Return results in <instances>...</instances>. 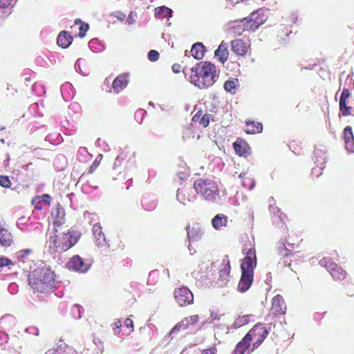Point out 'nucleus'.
Returning <instances> with one entry per match:
<instances>
[{"instance_id":"f257e3e1","label":"nucleus","mask_w":354,"mask_h":354,"mask_svg":"<svg viewBox=\"0 0 354 354\" xmlns=\"http://www.w3.org/2000/svg\"><path fill=\"white\" fill-rule=\"evenodd\" d=\"M28 285L34 292L48 294L55 288V274L47 267L37 268L28 276Z\"/></svg>"},{"instance_id":"f03ea898","label":"nucleus","mask_w":354,"mask_h":354,"mask_svg":"<svg viewBox=\"0 0 354 354\" xmlns=\"http://www.w3.org/2000/svg\"><path fill=\"white\" fill-rule=\"evenodd\" d=\"M216 66L210 62H200L191 68L190 82L201 89L212 86L216 81Z\"/></svg>"},{"instance_id":"7ed1b4c3","label":"nucleus","mask_w":354,"mask_h":354,"mask_svg":"<svg viewBox=\"0 0 354 354\" xmlns=\"http://www.w3.org/2000/svg\"><path fill=\"white\" fill-rule=\"evenodd\" d=\"M243 253L245 257L241 264V276L238 285V290L241 292H246L251 286L254 279V269L257 266V260L254 246L250 248L244 245Z\"/></svg>"},{"instance_id":"20e7f679","label":"nucleus","mask_w":354,"mask_h":354,"mask_svg":"<svg viewBox=\"0 0 354 354\" xmlns=\"http://www.w3.org/2000/svg\"><path fill=\"white\" fill-rule=\"evenodd\" d=\"M80 238V233L75 230H53L48 239L49 248L55 252L62 253L74 246Z\"/></svg>"},{"instance_id":"39448f33","label":"nucleus","mask_w":354,"mask_h":354,"mask_svg":"<svg viewBox=\"0 0 354 354\" xmlns=\"http://www.w3.org/2000/svg\"><path fill=\"white\" fill-rule=\"evenodd\" d=\"M193 187L201 198L210 203H216L221 198L218 181L211 178H198L194 181Z\"/></svg>"},{"instance_id":"423d86ee","label":"nucleus","mask_w":354,"mask_h":354,"mask_svg":"<svg viewBox=\"0 0 354 354\" xmlns=\"http://www.w3.org/2000/svg\"><path fill=\"white\" fill-rule=\"evenodd\" d=\"M269 334L268 330L261 323L255 324L246 334L252 342L250 352L257 349Z\"/></svg>"},{"instance_id":"0eeeda50","label":"nucleus","mask_w":354,"mask_h":354,"mask_svg":"<svg viewBox=\"0 0 354 354\" xmlns=\"http://www.w3.org/2000/svg\"><path fill=\"white\" fill-rule=\"evenodd\" d=\"M279 254L281 256V261H282L284 266L288 267L290 270L295 271V268H296V266L299 261L298 254L292 252L284 244L279 247Z\"/></svg>"},{"instance_id":"6e6552de","label":"nucleus","mask_w":354,"mask_h":354,"mask_svg":"<svg viewBox=\"0 0 354 354\" xmlns=\"http://www.w3.org/2000/svg\"><path fill=\"white\" fill-rule=\"evenodd\" d=\"M268 18L266 10L258 9L252 12L246 21L248 28L252 32L255 31L267 21Z\"/></svg>"},{"instance_id":"1a4fd4ad","label":"nucleus","mask_w":354,"mask_h":354,"mask_svg":"<svg viewBox=\"0 0 354 354\" xmlns=\"http://www.w3.org/2000/svg\"><path fill=\"white\" fill-rule=\"evenodd\" d=\"M174 295L176 301L181 307L186 306L194 303V295L186 286L176 288L174 292Z\"/></svg>"},{"instance_id":"9d476101","label":"nucleus","mask_w":354,"mask_h":354,"mask_svg":"<svg viewBox=\"0 0 354 354\" xmlns=\"http://www.w3.org/2000/svg\"><path fill=\"white\" fill-rule=\"evenodd\" d=\"M351 93L348 88H344L339 98V111L343 116L352 114L353 107L349 105Z\"/></svg>"},{"instance_id":"9b49d317","label":"nucleus","mask_w":354,"mask_h":354,"mask_svg":"<svg viewBox=\"0 0 354 354\" xmlns=\"http://www.w3.org/2000/svg\"><path fill=\"white\" fill-rule=\"evenodd\" d=\"M51 216L53 218L52 221L53 230L64 229L65 223V210L58 204L55 210H53Z\"/></svg>"},{"instance_id":"f8f14e48","label":"nucleus","mask_w":354,"mask_h":354,"mask_svg":"<svg viewBox=\"0 0 354 354\" xmlns=\"http://www.w3.org/2000/svg\"><path fill=\"white\" fill-rule=\"evenodd\" d=\"M230 44L232 51L238 56H245L250 48V44L242 39H234Z\"/></svg>"},{"instance_id":"ddd939ff","label":"nucleus","mask_w":354,"mask_h":354,"mask_svg":"<svg viewBox=\"0 0 354 354\" xmlns=\"http://www.w3.org/2000/svg\"><path fill=\"white\" fill-rule=\"evenodd\" d=\"M286 312V305L283 297L277 295L272 298L270 313L274 316L284 315Z\"/></svg>"},{"instance_id":"4468645a","label":"nucleus","mask_w":354,"mask_h":354,"mask_svg":"<svg viewBox=\"0 0 354 354\" xmlns=\"http://www.w3.org/2000/svg\"><path fill=\"white\" fill-rule=\"evenodd\" d=\"M66 266L69 270L82 272H86L89 268V264L85 263L84 259L79 255L73 257L67 263Z\"/></svg>"},{"instance_id":"2eb2a0df","label":"nucleus","mask_w":354,"mask_h":354,"mask_svg":"<svg viewBox=\"0 0 354 354\" xmlns=\"http://www.w3.org/2000/svg\"><path fill=\"white\" fill-rule=\"evenodd\" d=\"M129 83V73H124L118 75L112 82V89L114 93H120Z\"/></svg>"},{"instance_id":"dca6fc26","label":"nucleus","mask_w":354,"mask_h":354,"mask_svg":"<svg viewBox=\"0 0 354 354\" xmlns=\"http://www.w3.org/2000/svg\"><path fill=\"white\" fill-rule=\"evenodd\" d=\"M93 232L96 245L98 248L103 250L109 248V244L106 241L102 230V227L100 225L95 224L93 227Z\"/></svg>"},{"instance_id":"f3484780","label":"nucleus","mask_w":354,"mask_h":354,"mask_svg":"<svg viewBox=\"0 0 354 354\" xmlns=\"http://www.w3.org/2000/svg\"><path fill=\"white\" fill-rule=\"evenodd\" d=\"M231 270L230 261L227 256H225L222 260L221 268L218 271L219 279L221 284H226Z\"/></svg>"},{"instance_id":"a211bd4d","label":"nucleus","mask_w":354,"mask_h":354,"mask_svg":"<svg viewBox=\"0 0 354 354\" xmlns=\"http://www.w3.org/2000/svg\"><path fill=\"white\" fill-rule=\"evenodd\" d=\"M233 147L236 154L247 157L250 153V147L243 138H238L233 143Z\"/></svg>"},{"instance_id":"6ab92c4d","label":"nucleus","mask_w":354,"mask_h":354,"mask_svg":"<svg viewBox=\"0 0 354 354\" xmlns=\"http://www.w3.org/2000/svg\"><path fill=\"white\" fill-rule=\"evenodd\" d=\"M187 239L189 241L200 240L204 234V230L199 224H194L192 227L187 226Z\"/></svg>"},{"instance_id":"aec40b11","label":"nucleus","mask_w":354,"mask_h":354,"mask_svg":"<svg viewBox=\"0 0 354 354\" xmlns=\"http://www.w3.org/2000/svg\"><path fill=\"white\" fill-rule=\"evenodd\" d=\"M13 242L12 233L0 221V244L4 247L11 245Z\"/></svg>"},{"instance_id":"412c9836","label":"nucleus","mask_w":354,"mask_h":354,"mask_svg":"<svg viewBox=\"0 0 354 354\" xmlns=\"http://www.w3.org/2000/svg\"><path fill=\"white\" fill-rule=\"evenodd\" d=\"M252 344L251 340L245 335L242 339L236 344L233 351V354H245L247 351H249L248 354L250 353Z\"/></svg>"},{"instance_id":"4be33fe9","label":"nucleus","mask_w":354,"mask_h":354,"mask_svg":"<svg viewBox=\"0 0 354 354\" xmlns=\"http://www.w3.org/2000/svg\"><path fill=\"white\" fill-rule=\"evenodd\" d=\"M343 138L346 149L353 152L354 151V137L352 128L350 126L346 127L344 129Z\"/></svg>"},{"instance_id":"5701e85b","label":"nucleus","mask_w":354,"mask_h":354,"mask_svg":"<svg viewBox=\"0 0 354 354\" xmlns=\"http://www.w3.org/2000/svg\"><path fill=\"white\" fill-rule=\"evenodd\" d=\"M241 22L242 21H234L230 24V27L228 28L229 32L234 35H241L245 31H251L248 28L246 21L243 24H241Z\"/></svg>"},{"instance_id":"b1692460","label":"nucleus","mask_w":354,"mask_h":354,"mask_svg":"<svg viewBox=\"0 0 354 354\" xmlns=\"http://www.w3.org/2000/svg\"><path fill=\"white\" fill-rule=\"evenodd\" d=\"M214 55L218 57V60L222 64H224L228 59L229 57L227 44L222 41L218 48L215 50Z\"/></svg>"},{"instance_id":"393cba45","label":"nucleus","mask_w":354,"mask_h":354,"mask_svg":"<svg viewBox=\"0 0 354 354\" xmlns=\"http://www.w3.org/2000/svg\"><path fill=\"white\" fill-rule=\"evenodd\" d=\"M73 41V37L68 32L62 31L57 37V44L59 46L66 48L68 47Z\"/></svg>"},{"instance_id":"a878e982","label":"nucleus","mask_w":354,"mask_h":354,"mask_svg":"<svg viewBox=\"0 0 354 354\" xmlns=\"http://www.w3.org/2000/svg\"><path fill=\"white\" fill-rule=\"evenodd\" d=\"M228 224V217L223 214H216L212 220L213 227L217 230L223 227H226Z\"/></svg>"},{"instance_id":"bb28decb","label":"nucleus","mask_w":354,"mask_h":354,"mask_svg":"<svg viewBox=\"0 0 354 354\" xmlns=\"http://www.w3.org/2000/svg\"><path fill=\"white\" fill-rule=\"evenodd\" d=\"M211 118V114H203L202 111H198L192 117V120L195 122H198L201 125H202L204 127H207L209 124Z\"/></svg>"},{"instance_id":"cd10ccee","label":"nucleus","mask_w":354,"mask_h":354,"mask_svg":"<svg viewBox=\"0 0 354 354\" xmlns=\"http://www.w3.org/2000/svg\"><path fill=\"white\" fill-rule=\"evenodd\" d=\"M190 52L195 59H201L205 53V46L201 42L195 43L192 45Z\"/></svg>"},{"instance_id":"c85d7f7f","label":"nucleus","mask_w":354,"mask_h":354,"mask_svg":"<svg viewBox=\"0 0 354 354\" xmlns=\"http://www.w3.org/2000/svg\"><path fill=\"white\" fill-rule=\"evenodd\" d=\"M246 124V129L245 130V132L247 134H255L259 133L262 131L263 130V125L260 122H254V121H247L245 122Z\"/></svg>"},{"instance_id":"c756f323","label":"nucleus","mask_w":354,"mask_h":354,"mask_svg":"<svg viewBox=\"0 0 354 354\" xmlns=\"http://www.w3.org/2000/svg\"><path fill=\"white\" fill-rule=\"evenodd\" d=\"M330 274L335 281H342L347 277V272L338 265L337 266V268H335L331 270Z\"/></svg>"},{"instance_id":"7c9ffc66","label":"nucleus","mask_w":354,"mask_h":354,"mask_svg":"<svg viewBox=\"0 0 354 354\" xmlns=\"http://www.w3.org/2000/svg\"><path fill=\"white\" fill-rule=\"evenodd\" d=\"M180 322H182V325L187 330L189 328L194 326L199 322V317L197 315H190L189 317H184L180 320Z\"/></svg>"},{"instance_id":"2f4dec72","label":"nucleus","mask_w":354,"mask_h":354,"mask_svg":"<svg viewBox=\"0 0 354 354\" xmlns=\"http://www.w3.org/2000/svg\"><path fill=\"white\" fill-rule=\"evenodd\" d=\"M186 330V328L182 325V322L180 321L169 331V337H170L171 339H173L178 336H183L182 332Z\"/></svg>"},{"instance_id":"473e14b6","label":"nucleus","mask_w":354,"mask_h":354,"mask_svg":"<svg viewBox=\"0 0 354 354\" xmlns=\"http://www.w3.org/2000/svg\"><path fill=\"white\" fill-rule=\"evenodd\" d=\"M319 264L330 272L333 269L337 268V264L330 257H324L319 261Z\"/></svg>"},{"instance_id":"72a5a7b5","label":"nucleus","mask_w":354,"mask_h":354,"mask_svg":"<svg viewBox=\"0 0 354 354\" xmlns=\"http://www.w3.org/2000/svg\"><path fill=\"white\" fill-rule=\"evenodd\" d=\"M171 10L166 6H160L155 9V16L160 19L171 17Z\"/></svg>"},{"instance_id":"f704fd0d","label":"nucleus","mask_w":354,"mask_h":354,"mask_svg":"<svg viewBox=\"0 0 354 354\" xmlns=\"http://www.w3.org/2000/svg\"><path fill=\"white\" fill-rule=\"evenodd\" d=\"M239 177L243 179L242 185L244 187H245L248 189H252L254 187V185H255L254 181L253 180V179H252L249 177H247L246 174H241L239 175Z\"/></svg>"},{"instance_id":"c9c22d12","label":"nucleus","mask_w":354,"mask_h":354,"mask_svg":"<svg viewBox=\"0 0 354 354\" xmlns=\"http://www.w3.org/2000/svg\"><path fill=\"white\" fill-rule=\"evenodd\" d=\"M75 23L76 24H80V27H79L80 31L78 33V36L80 38H83L86 35V32L88 30V28H89L88 24H86V23H82L80 19H76Z\"/></svg>"},{"instance_id":"e433bc0d","label":"nucleus","mask_w":354,"mask_h":354,"mask_svg":"<svg viewBox=\"0 0 354 354\" xmlns=\"http://www.w3.org/2000/svg\"><path fill=\"white\" fill-rule=\"evenodd\" d=\"M250 321L249 315H243L239 317L234 322V328H239L242 326L247 324Z\"/></svg>"},{"instance_id":"4c0bfd02","label":"nucleus","mask_w":354,"mask_h":354,"mask_svg":"<svg viewBox=\"0 0 354 354\" xmlns=\"http://www.w3.org/2000/svg\"><path fill=\"white\" fill-rule=\"evenodd\" d=\"M237 79L229 80L224 84V88L226 91L232 92L236 86Z\"/></svg>"},{"instance_id":"58836bf2","label":"nucleus","mask_w":354,"mask_h":354,"mask_svg":"<svg viewBox=\"0 0 354 354\" xmlns=\"http://www.w3.org/2000/svg\"><path fill=\"white\" fill-rule=\"evenodd\" d=\"M31 203L32 205H34L35 208L38 210H41L44 208V206L45 205L44 203L41 201L40 198H39V196L33 197Z\"/></svg>"},{"instance_id":"ea45409f","label":"nucleus","mask_w":354,"mask_h":354,"mask_svg":"<svg viewBox=\"0 0 354 354\" xmlns=\"http://www.w3.org/2000/svg\"><path fill=\"white\" fill-rule=\"evenodd\" d=\"M0 185L4 188H10L12 183L8 176H0Z\"/></svg>"},{"instance_id":"a19ab883","label":"nucleus","mask_w":354,"mask_h":354,"mask_svg":"<svg viewBox=\"0 0 354 354\" xmlns=\"http://www.w3.org/2000/svg\"><path fill=\"white\" fill-rule=\"evenodd\" d=\"M297 236L296 233H292L289 234L287 237L286 241L289 245H299V243L302 241V239L300 237L298 238V240L295 241L294 237Z\"/></svg>"},{"instance_id":"79ce46f5","label":"nucleus","mask_w":354,"mask_h":354,"mask_svg":"<svg viewBox=\"0 0 354 354\" xmlns=\"http://www.w3.org/2000/svg\"><path fill=\"white\" fill-rule=\"evenodd\" d=\"M71 313L75 319H80L81 317V307L77 304H75L71 308Z\"/></svg>"},{"instance_id":"37998d69","label":"nucleus","mask_w":354,"mask_h":354,"mask_svg":"<svg viewBox=\"0 0 354 354\" xmlns=\"http://www.w3.org/2000/svg\"><path fill=\"white\" fill-rule=\"evenodd\" d=\"M13 265V262L8 258L0 256V270L6 266Z\"/></svg>"},{"instance_id":"c03bdc74","label":"nucleus","mask_w":354,"mask_h":354,"mask_svg":"<svg viewBox=\"0 0 354 354\" xmlns=\"http://www.w3.org/2000/svg\"><path fill=\"white\" fill-rule=\"evenodd\" d=\"M159 53L156 50H151L148 53V59L151 62H156L159 58Z\"/></svg>"},{"instance_id":"a18cd8bd","label":"nucleus","mask_w":354,"mask_h":354,"mask_svg":"<svg viewBox=\"0 0 354 354\" xmlns=\"http://www.w3.org/2000/svg\"><path fill=\"white\" fill-rule=\"evenodd\" d=\"M121 327L122 323L120 319L115 320V322L112 324V328L115 335L120 334Z\"/></svg>"},{"instance_id":"49530a36","label":"nucleus","mask_w":354,"mask_h":354,"mask_svg":"<svg viewBox=\"0 0 354 354\" xmlns=\"http://www.w3.org/2000/svg\"><path fill=\"white\" fill-rule=\"evenodd\" d=\"M39 198H40L41 201L44 203V205H50L52 198L48 194H44L41 196H39Z\"/></svg>"},{"instance_id":"de8ad7c7","label":"nucleus","mask_w":354,"mask_h":354,"mask_svg":"<svg viewBox=\"0 0 354 354\" xmlns=\"http://www.w3.org/2000/svg\"><path fill=\"white\" fill-rule=\"evenodd\" d=\"M112 16L122 21L126 18V15L121 11H115L111 14Z\"/></svg>"},{"instance_id":"09e8293b","label":"nucleus","mask_w":354,"mask_h":354,"mask_svg":"<svg viewBox=\"0 0 354 354\" xmlns=\"http://www.w3.org/2000/svg\"><path fill=\"white\" fill-rule=\"evenodd\" d=\"M229 1H231L232 3L236 4V3H241L242 5H245V6L252 4L251 1L252 3H255L254 0H229Z\"/></svg>"},{"instance_id":"8fccbe9b","label":"nucleus","mask_w":354,"mask_h":354,"mask_svg":"<svg viewBox=\"0 0 354 354\" xmlns=\"http://www.w3.org/2000/svg\"><path fill=\"white\" fill-rule=\"evenodd\" d=\"M217 348L216 346H212L209 348L204 349L201 351V354H216Z\"/></svg>"},{"instance_id":"3c124183","label":"nucleus","mask_w":354,"mask_h":354,"mask_svg":"<svg viewBox=\"0 0 354 354\" xmlns=\"http://www.w3.org/2000/svg\"><path fill=\"white\" fill-rule=\"evenodd\" d=\"M99 165H100V162L97 160H95L93 162V164L90 166L88 171V174L93 173L95 171V169L98 167Z\"/></svg>"},{"instance_id":"603ef678","label":"nucleus","mask_w":354,"mask_h":354,"mask_svg":"<svg viewBox=\"0 0 354 354\" xmlns=\"http://www.w3.org/2000/svg\"><path fill=\"white\" fill-rule=\"evenodd\" d=\"M13 0H0V8H5L10 6Z\"/></svg>"},{"instance_id":"864d4df0","label":"nucleus","mask_w":354,"mask_h":354,"mask_svg":"<svg viewBox=\"0 0 354 354\" xmlns=\"http://www.w3.org/2000/svg\"><path fill=\"white\" fill-rule=\"evenodd\" d=\"M136 16V14L134 12H133V11L130 12V13L129 14L128 18H127V21H128L129 24H134Z\"/></svg>"},{"instance_id":"5fc2aeb1","label":"nucleus","mask_w":354,"mask_h":354,"mask_svg":"<svg viewBox=\"0 0 354 354\" xmlns=\"http://www.w3.org/2000/svg\"><path fill=\"white\" fill-rule=\"evenodd\" d=\"M124 325L127 328H130L131 330L133 329V322L130 318H127L124 321Z\"/></svg>"},{"instance_id":"6e6d98bb","label":"nucleus","mask_w":354,"mask_h":354,"mask_svg":"<svg viewBox=\"0 0 354 354\" xmlns=\"http://www.w3.org/2000/svg\"><path fill=\"white\" fill-rule=\"evenodd\" d=\"M172 71L175 73H178L181 71V66L179 64H174L172 66Z\"/></svg>"},{"instance_id":"4d7b16f0","label":"nucleus","mask_w":354,"mask_h":354,"mask_svg":"<svg viewBox=\"0 0 354 354\" xmlns=\"http://www.w3.org/2000/svg\"><path fill=\"white\" fill-rule=\"evenodd\" d=\"M31 252H32V250H30V249H26V250H21L19 252H20V254H21V256L22 257H26V256L28 255L29 254H30V253H31Z\"/></svg>"},{"instance_id":"13d9d810","label":"nucleus","mask_w":354,"mask_h":354,"mask_svg":"<svg viewBox=\"0 0 354 354\" xmlns=\"http://www.w3.org/2000/svg\"><path fill=\"white\" fill-rule=\"evenodd\" d=\"M297 144V142L296 140H293L290 144V148L292 149V151L295 152V150H297L296 145Z\"/></svg>"},{"instance_id":"bf43d9fd","label":"nucleus","mask_w":354,"mask_h":354,"mask_svg":"<svg viewBox=\"0 0 354 354\" xmlns=\"http://www.w3.org/2000/svg\"><path fill=\"white\" fill-rule=\"evenodd\" d=\"M45 354H62V353L59 350L49 349Z\"/></svg>"},{"instance_id":"052dcab7","label":"nucleus","mask_w":354,"mask_h":354,"mask_svg":"<svg viewBox=\"0 0 354 354\" xmlns=\"http://www.w3.org/2000/svg\"><path fill=\"white\" fill-rule=\"evenodd\" d=\"M347 295L350 297H353L354 295V289H350L348 292H347Z\"/></svg>"},{"instance_id":"680f3d73","label":"nucleus","mask_w":354,"mask_h":354,"mask_svg":"<svg viewBox=\"0 0 354 354\" xmlns=\"http://www.w3.org/2000/svg\"><path fill=\"white\" fill-rule=\"evenodd\" d=\"M181 194H182L181 192L178 191V192H177V198H178L179 201L180 200Z\"/></svg>"},{"instance_id":"e2e57ef3","label":"nucleus","mask_w":354,"mask_h":354,"mask_svg":"<svg viewBox=\"0 0 354 354\" xmlns=\"http://www.w3.org/2000/svg\"><path fill=\"white\" fill-rule=\"evenodd\" d=\"M0 142L2 143V144H5L6 143V141L3 138H1L0 139Z\"/></svg>"},{"instance_id":"0e129e2a","label":"nucleus","mask_w":354,"mask_h":354,"mask_svg":"<svg viewBox=\"0 0 354 354\" xmlns=\"http://www.w3.org/2000/svg\"><path fill=\"white\" fill-rule=\"evenodd\" d=\"M137 113H140L142 115H143V111L142 110L138 111Z\"/></svg>"},{"instance_id":"69168bd1","label":"nucleus","mask_w":354,"mask_h":354,"mask_svg":"<svg viewBox=\"0 0 354 354\" xmlns=\"http://www.w3.org/2000/svg\"><path fill=\"white\" fill-rule=\"evenodd\" d=\"M26 80H27V81H30V78H26Z\"/></svg>"}]
</instances>
